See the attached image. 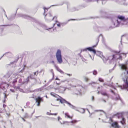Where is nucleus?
<instances>
[{"mask_svg":"<svg viewBox=\"0 0 128 128\" xmlns=\"http://www.w3.org/2000/svg\"><path fill=\"white\" fill-rule=\"evenodd\" d=\"M87 110L88 112L90 114V116H89L90 117L91 116L92 114H94V112H98V111L102 112L104 113H105V112H104V111H103L102 110H96L94 111V112H93L91 113H90V112L89 111V110H88V109H87Z\"/></svg>","mask_w":128,"mask_h":128,"instance_id":"412c9836","label":"nucleus"},{"mask_svg":"<svg viewBox=\"0 0 128 128\" xmlns=\"http://www.w3.org/2000/svg\"><path fill=\"white\" fill-rule=\"evenodd\" d=\"M17 16L18 17H22L28 19H29L30 18V17L28 16L22 14H18L17 15Z\"/></svg>","mask_w":128,"mask_h":128,"instance_id":"2eb2a0df","label":"nucleus"},{"mask_svg":"<svg viewBox=\"0 0 128 128\" xmlns=\"http://www.w3.org/2000/svg\"><path fill=\"white\" fill-rule=\"evenodd\" d=\"M123 4L124 6H126L128 5V4L126 3H123Z\"/></svg>","mask_w":128,"mask_h":128,"instance_id":"09e8293b","label":"nucleus"},{"mask_svg":"<svg viewBox=\"0 0 128 128\" xmlns=\"http://www.w3.org/2000/svg\"><path fill=\"white\" fill-rule=\"evenodd\" d=\"M49 15L50 16V17H51V18L49 19V20H51L52 19V20H53V19H54V18H56V17H54V18H52V15H51L50 14H49Z\"/></svg>","mask_w":128,"mask_h":128,"instance_id":"72a5a7b5","label":"nucleus"},{"mask_svg":"<svg viewBox=\"0 0 128 128\" xmlns=\"http://www.w3.org/2000/svg\"><path fill=\"white\" fill-rule=\"evenodd\" d=\"M66 102H68L65 99L62 98L61 101L60 103L62 104H63L64 103H65L66 104Z\"/></svg>","mask_w":128,"mask_h":128,"instance_id":"c85d7f7f","label":"nucleus"},{"mask_svg":"<svg viewBox=\"0 0 128 128\" xmlns=\"http://www.w3.org/2000/svg\"><path fill=\"white\" fill-rule=\"evenodd\" d=\"M15 16H13V17H12H12H11L9 19H8V20H12L13 19H14V18H15Z\"/></svg>","mask_w":128,"mask_h":128,"instance_id":"c03bdc74","label":"nucleus"},{"mask_svg":"<svg viewBox=\"0 0 128 128\" xmlns=\"http://www.w3.org/2000/svg\"><path fill=\"white\" fill-rule=\"evenodd\" d=\"M10 91H12V92H14V90H12L10 89Z\"/></svg>","mask_w":128,"mask_h":128,"instance_id":"774afa93","label":"nucleus"},{"mask_svg":"<svg viewBox=\"0 0 128 128\" xmlns=\"http://www.w3.org/2000/svg\"><path fill=\"white\" fill-rule=\"evenodd\" d=\"M56 24L55 23L54 24H53V26L51 28H47L46 26L44 24L41 23V22H38V27H40L44 29L47 30L50 32H53L56 31V29L55 28L54 29L53 28V27L54 26L55 24Z\"/></svg>","mask_w":128,"mask_h":128,"instance_id":"7ed1b4c3","label":"nucleus"},{"mask_svg":"<svg viewBox=\"0 0 128 128\" xmlns=\"http://www.w3.org/2000/svg\"><path fill=\"white\" fill-rule=\"evenodd\" d=\"M66 88L62 86L58 87V90L59 92L64 93L66 90Z\"/></svg>","mask_w":128,"mask_h":128,"instance_id":"dca6fc26","label":"nucleus"},{"mask_svg":"<svg viewBox=\"0 0 128 128\" xmlns=\"http://www.w3.org/2000/svg\"><path fill=\"white\" fill-rule=\"evenodd\" d=\"M110 56H109L108 58H105L104 57V56H103L101 58H102V60H103V61L104 62V63H106L107 61L108 60V59L109 60H111V62H112L113 60H109L108 58L110 57Z\"/></svg>","mask_w":128,"mask_h":128,"instance_id":"6ab92c4d","label":"nucleus"},{"mask_svg":"<svg viewBox=\"0 0 128 128\" xmlns=\"http://www.w3.org/2000/svg\"><path fill=\"white\" fill-rule=\"evenodd\" d=\"M57 114V113H54V114H52V113H50L49 114V115H56Z\"/></svg>","mask_w":128,"mask_h":128,"instance_id":"de8ad7c7","label":"nucleus"},{"mask_svg":"<svg viewBox=\"0 0 128 128\" xmlns=\"http://www.w3.org/2000/svg\"><path fill=\"white\" fill-rule=\"evenodd\" d=\"M65 118H70L71 119H72V116H70L68 113H66L65 114Z\"/></svg>","mask_w":128,"mask_h":128,"instance_id":"bb28decb","label":"nucleus"},{"mask_svg":"<svg viewBox=\"0 0 128 128\" xmlns=\"http://www.w3.org/2000/svg\"><path fill=\"white\" fill-rule=\"evenodd\" d=\"M84 80L86 82L88 81L89 80V79L86 76H84Z\"/></svg>","mask_w":128,"mask_h":128,"instance_id":"ea45409f","label":"nucleus"},{"mask_svg":"<svg viewBox=\"0 0 128 128\" xmlns=\"http://www.w3.org/2000/svg\"><path fill=\"white\" fill-rule=\"evenodd\" d=\"M56 57L58 62L61 64L62 62L61 51L60 50H58L56 54Z\"/></svg>","mask_w":128,"mask_h":128,"instance_id":"20e7f679","label":"nucleus"},{"mask_svg":"<svg viewBox=\"0 0 128 128\" xmlns=\"http://www.w3.org/2000/svg\"><path fill=\"white\" fill-rule=\"evenodd\" d=\"M98 80L101 82H104V80L101 78H98Z\"/></svg>","mask_w":128,"mask_h":128,"instance_id":"4c0bfd02","label":"nucleus"},{"mask_svg":"<svg viewBox=\"0 0 128 128\" xmlns=\"http://www.w3.org/2000/svg\"><path fill=\"white\" fill-rule=\"evenodd\" d=\"M56 84L57 85H60V84L61 82H59V83H58V82H56Z\"/></svg>","mask_w":128,"mask_h":128,"instance_id":"3c124183","label":"nucleus"},{"mask_svg":"<svg viewBox=\"0 0 128 128\" xmlns=\"http://www.w3.org/2000/svg\"><path fill=\"white\" fill-rule=\"evenodd\" d=\"M92 101H94V96H92Z\"/></svg>","mask_w":128,"mask_h":128,"instance_id":"603ef678","label":"nucleus"},{"mask_svg":"<svg viewBox=\"0 0 128 128\" xmlns=\"http://www.w3.org/2000/svg\"><path fill=\"white\" fill-rule=\"evenodd\" d=\"M62 119L61 118H60L59 116H58V120L59 121V120H61Z\"/></svg>","mask_w":128,"mask_h":128,"instance_id":"864d4df0","label":"nucleus"},{"mask_svg":"<svg viewBox=\"0 0 128 128\" xmlns=\"http://www.w3.org/2000/svg\"><path fill=\"white\" fill-rule=\"evenodd\" d=\"M56 80H60L58 78H56Z\"/></svg>","mask_w":128,"mask_h":128,"instance_id":"0e129e2a","label":"nucleus"},{"mask_svg":"<svg viewBox=\"0 0 128 128\" xmlns=\"http://www.w3.org/2000/svg\"><path fill=\"white\" fill-rule=\"evenodd\" d=\"M38 71H37L36 72H35L34 73V76H36L38 74Z\"/></svg>","mask_w":128,"mask_h":128,"instance_id":"37998d69","label":"nucleus"},{"mask_svg":"<svg viewBox=\"0 0 128 128\" xmlns=\"http://www.w3.org/2000/svg\"><path fill=\"white\" fill-rule=\"evenodd\" d=\"M100 12L101 15H104L105 14V12L102 10H100Z\"/></svg>","mask_w":128,"mask_h":128,"instance_id":"e433bc0d","label":"nucleus"},{"mask_svg":"<svg viewBox=\"0 0 128 128\" xmlns=\"http://www.w3.org/2000/svg\"><path fill=\"white\" fill-rule=\"evenodd\" d=\"M91 73V72H86V75H87L88 74H90V73Z\"/></svg>","mask_w":128,"mask_h":128,"instance_id":"49530a36","label":"nucleus"},{"mask_svg":"<svg viewBox=\"0 0 128 128\" xmlns=\"http://www.w3.org/2000/svg\"><path fill=\"white\" fill-rule=\"evenodd\" d=\"M66 104L68 105V106L70 108L72 109H75L76 108L75 106L72 105L70 103L68 102H66Z\"/></svg>","mask_w":128,"mask_h":128,"instance_id":"4be33fe9","label":"nucleus"},{"mask_svg":"<svg viewBox=\"0 0 128 128\" xmlns=\"http://www.w3.org/2000/svg\"><path fill=\"white\" fill-rule=\"evenodd\" d=\"M54 89L55 90H58V87L56 88H54Z\"/></svg>","mask_w":128,"mask_h":128,"instance_id":"e2e57ef3","label":"nucleus"},{"mask_svg":"<svg viewBox=\"0 0 128 128\" xmlns=\"http://www.w3.org/2000/svg\"><path fill=\"white\" fill-rule=\"evenodd\" d=\"M7 86V85L6 84H2L0 86V89L2 88L4 90H6V87Z\"/></svg>","mask_w":128,"mask_h":128,"instance_id":"aec40b11","label":"nucleus"},{"mask_svg":"<svg viewBox=\"0 0 128 128\" xmlns=\"http://www.w3.org/2000/svg\"><path fill=\"white\" fill-rule=\"evenodd\" d=\"M78 10L76 8L74 7L72 8L71 10L72 11H74Z\"/></svg>","mask_w":128,"mask_h":128,"instance_id":"58836bf2","label":"nucleus"},{"mask_svg":"<svg viewBox=\"0 0 128 128\" xmlns=\"http://www.w3.org/2000/svg\"><path fill=\"white\" fill-rule=\"evenodd\" d=\"M12 74V73L11 72H8L4 76L6 78H9L11 76Z\"/></svg>","mask_w":128,"mask_h":128,"instance_id":"5701e85b","label":"nucleus"},{"mask_svg":"<svg viewBox=\"0 0 128 128\" xmlns=\"http://www.w3.org/2000/svg\"><path fill=\"white\" fill-rule=\"evenodd\" d=\"M100 37H101V38H103V37H102V34L100 35V36H99L98 37V42H97V44H96V45H94V46H92V47H88V48H85L84 49L82 50H81V51L82 52V51H86L87 50H89L88 48H92L93 50H94V47H95L97 45V44H98V42L99 41V38H100Z\"/></svg>","mask_w":128,"mask_h":128,"instance_id":"9b49d317","label":"nucleus"},{"mask_svg":"<svg viewBox=\"0 0 128 128\" xmlns=\"http://www.w3.org/2000/svg\"><path fill=\"white\" fill-rule=\"evenodd\" d=\"M57 26L59 27H60V23H59L58 24H57Z\"/></svg>","mask_w":128,"mask_h":128,"instance_id":"8fccbe9b","label":"nucleus"},{"mask_svg":"<svg viewBox=\"0 0 128 128\" xmlns=\"http://www.w3.org/2000/svg\"><path fill=\"white\" fill-rule=\"evenodd\" d=\"M117 20H119L121 24V26H128V18H125L124 16L118 15Z\"/></svg>","mask_w":128,"mask_h":128,"instance_id":"f03ea898","label":"nucleus"},{"mask_svg":"<svg viewBox=\"0 0 128 128\" xmlns=\"http://www.w3.org/2000/svg\"><path fill=\"white\" fill-rule=\"evenodd\" d=\"M111 126L113 128H120V126L118 124V122L117 121L113 122L111 124Z\"/></svg>","mask_w":128,"mask_h":128,"instance_id":"f8f14e48","label":"nucleus"},{"mask_svg":"<svg viewBox=\"0 0 128 128\" xmlns=\"http://www.w3.org/2000/svg\"><path fill=\"white\" fill-rule=\"evenodd\" d=\"M51 62L53 64H54V61H52Z\"/></svg>","mask_w":128,"mask_h":128,"instance_id":"338daca9","label":"nucleus"},{"mask_svg":"<svg viewBox=\"0 0 128 128\" xmlns=\"http://www.w3.org/2000/svg\"><path fill=\"white\" fill-rule=\"evenodd\" d=\"M103 86L106 88H107L108 87L107 86H108L109 87L112 88H114L115 89H116V88L114 87L112 85V83H110L109 84H107L106 83H104L103 84Z\"/></svg>","mask_w":128,"mask_h":128,"instance_id":"4468645a","label":"nucleus"},{"mask_svg":"<svg viewBox=\"0 0 128 128\" xmlns=\"http://www.w3.org/2000/svg\"><path fill=\"white\" fill-rule=\"evenodd\" d=\"M66 81V80H62L60 82H61V83H62V82H65V81Z\"/></svg>","mask_w":128,"mask_h":128,"instance_id":"052dcab7","label":"nucleus"},{"mask_svg":"<svg viewBox=\"0 0 128 128\" xmlns=\"http://www.w3.org/2000/svg\"><path fill=\"white\" fill-rule=\"evenodd\" d=\"M78 87L79 88H77L78 90V91L77 90L75 91V92H73L72 94H76V95H81L82 94V93L81 92V90L83 88L81 86H79Z\"/></svg>","mask_w":128,"mask_h":128,"instance_id":"1a4fd4ad","label":"nucleus"},{"mask_svg":"<svg viewBox=\"0 0 128 128\" xmlns=\"http://www.w3.org/2000/svg\"><path fill=\"white\" fill-rule=\"evenodd\" d=\"M30 104V102H28L26 103V104L27 106H28L29 104Z\"/></svg>","mask_w":128,"mask_h":128,"instance_id":"6e6d98bb","label":"nucleus"},{"mask_svg":"<svg viewBox=\"0 0 128 128\" xmlns=\"http://www.w3.org/2000/svg\"><path fill=\"white\" fill-rule=\"evenodd\" d=\"M29 78H30L31 79H34V77L32 75V74L30 76V77L28 76V77L26 79V81H24L23 82V84L27 83L29 81Z\"/></svg>","mask_w":128,"mask_h":128,"instance_id":"a211bd4d","label":"nucleus"},{"mask_svg":"<svg viewBox=\"0 0 128 128\" xmlns=\"http://www.w3.org/2000/svg\"><path fill=\"white\" fill-rule=\"evenodd\" d=\"M89 51L90 52H92L94 54H95L98 56H100L101 58L103 56L102 53L99 51H96L95 50H93L91 48H88Z\"/></svg>","mask_w":128,"mask_h":128,"instance_id":"6e6552de","label":"nucleus"},{"mask_svg":"<svg viewBox=\"0 0 128 128\" xmlns=\"http://www.w3.org/2000/svg\"><path fill=\"white\" fill-rule=\"evenodd\" d=\"M123 54L125 56V57H126V54L123 53V54Z\"/></svg>","mask_w":128,"mask_h":128,"instance_id":"69168bd1","label":"nucleus"},{"mask_svg":"<svg viewBox=\"0 0 128 128\" xmlns=\"http://www.w3.org/2000/svg\"><path fill=\"white\" fill-rule=\"evenodd\" d=\"M124 36V35L122 36H121V41H120V42H121V44H122L121 42H122V38Z\"/></svg>","mask_w":128,"mask_h":128,"instance_id":"5fc2aeb1","label":"nucleus"},{"mask_svg":"<svg viewBox=\"0 0 128 128\" xmlns=\"http://www.w3.org/2000/svg\"><path fill=\"white\" fill-rule=\"evenodd\" d=\"M18 78H16L13 80L12 82V83L13 85H14L17 82V79Z\"/></svg>","mask_w":128,"mask_h":128,"instance_id":"7c9ffc66","label":"nucleus"},{"mask_svg":"<svg viewBox=\"0 0 128 128\" xmlns=\"http://www.w3.org/2000/svg\"><path fill=\"white\" fill-rule=\"evenodd\" d=\"M92 72L93 74L94 75H96L98 74V72L96 70H94Z\"/></svg>","mask_w":128,"mask_h":128,"instance_id":"2f4dec72","label":"nucleus"},{"mask_svg":"<svg viewBox=\"0 0 128 128\" xmlns=\"http://www.w3.org/2000/svg\"><path fill=\"white\" fill-rule=\"evenodd\" d=\"M26 81V80H24L22 82V78H20V79L19 80V81H18V82L19 83H22V84H23V82H24V81Z\"/></svg>","mask_w":128,"mask_h":128,"instance_id":"f704fd0d","label":"nucleus"},{"mask_svg":"<svg viewBox=\"0 0 128 128\" xmlns=\"http://www.w3.org/2000/svg\"><path fill=\"white\" fill-rule=\"evenodd\" d=\"M6 106L5 104H3V106L4 108H5Z\"/></svg>","mask_w":128,"mask_h":128,"instance_id":"4d7b16f0","label":"nucleus"},{"mask_svg":"<svg viewBox=\"0 0 128 128\" xmlns=\"http://www.w3.org/2000/svg\"><path fill=\"white\" fill-rule=\"evenodd\" d=\"M119 53V52L118 53V54H114L112 56H110L108 58L109 59L111 60H112L113 61L114 60L118 59L122 60V57L121 54L118 55Z\"/></svg>","mask_w":128,"mask_h":128,"instance_id":"423d86ee","label":"nucleus"},{"mask_svg":"<svg viewBox=\"0 0 128 128\" xmlns=\"http://www.w3.org/2000/svg\"><path fill=\"white\" fill-rule=\"evenodd\" d=\"M82 59L83 62H84L86 63H87V60L84 58L83 57H82Z\"/></svg>","mask_w":128,"mask_h":128,"instance_id":"c9c22d12","label":"nucleus"},{"mask_svg":"<svg viewBox=\"0 0 128 128\" xmlns=\"http://www.w3.org/2000/svg\"><path fill=\"white\" fill-rule=\"evenodd\" d=\"M56 68L57 70L60 73L62 74H64V72L61 70L58 67L56 66Z\"/></svg>","mask_w":128,"mask_h":128,"instance_id":"a878e982","label":"nucleus"},{"mask_svg":"<svg viewBox=\"0 0 128 128\" xmlns=\"http://www.w3.org/2000/svg\"><path fill=\"white\" fill-rule=\"evenodd\" d=\"M66 74L67 75H68V76H70L72 75V74H66Z\"/></svg>","mask_w":128,"mask_h":128,"instance_id":"13d9d810","label":"nucleus"},{"mask_svg":"<svg viewBox=\"0 0 128 128\" xmlns=\"http://www.w3.org/2000/svg\"><path fill=\"white\" fill-rule=\"evenodd\" d=\"M15 88L16 90H19L21 92H24L23 91V90L22 89L20 88L19 86H16L15 87Z\"/></svg>","mask_w":128,"mask_h":128,"instance_id":"b1692460","label":"nucleus"},{"mask_svg":"<svg viewBox=\"0 0 128 128\" xmlns=\"http://www.w3.org/2000/svg\"><path fill=\"white\" fill-rule=\"evenodd\" d=\"M112 26H110L109 27L110 29H112L115 27L121 26V24L119 22V20L116 19H114L112 22Z\"/></svg>","mask_w":128,"mask_h":128,"instance_id":"39448f33","label":"nucleus"},{"mask_svg":"<svg viewBox=\"0 0 128 128\" xmlns=\"http://www.w3.org/2000/svg\"><path fill=\"white\" fill-rule=\"evenodd\" d=\"M35 100L36 102L37 103V106H40V102H42L43 101L42 98H41L40 96H38L37 98H36Z\"/></svg>","mask_w":128,"mask_h":128,"instance_id":"ddd939ff","label":"nucleus"},{"mask_svg":"<svg viewBox=\"0 0 128 128\" xmlns=\"http://www.w3.org/2000/svg\"><path fill=\"white\" fill-rule=\"evenodd\" d=\"M120 66L122 70H125V72L122 74L121 77L125 82V85H119L118 83H116V84L118 87L120 88L121 89H128V69L125 64H121Z\"/></svg>","mask_w":128,"mask_h":128,"instance_id":"f257e3e1","label":"nucleus"},{"mask_svg":"<svg viewBox=\"0 0 128 128\" xmlns=\"http://www.w3.org/2000/svg\"><path fill=\"white\" fill-rule=\"evenodd\" d=\"M101 94L103 96H106L108 98L109 97L108 95L106 92H100Z\"/></svg>","mask_w":128,"mask_h":128,"instance_id":"cd10ccee","label":"nucleus"},{"mask_svg":"<svg viewBox=\"0 0 128 128\" xmlns=\"http://www.w3.org/2000/svg\"><path fill=\"white\" fill-rule=\"evenodd\" d=\"M50 94L52 96L54 97H56V95H57L56 94L54 93L53 92H51L50 93Z\"/></svg>","mask_w":128,"mask_h":128,"instance_id":"473e14b6","label":"nucleus"},{"mask_svg":"<svg viewBox=\"0 0 128 128\" xmlns=\"http://www.w3.org/2000/svg\"><path fill=\"white\" fill-rule=\"evenodd\" d=\"M78 122V121L75 120H73L71 121V122H64V124L66 122H68L69 123H71L70 125H74V124L77 122Z\"/></svg>","mask_w":128,"mask_h":128,"instance_id":"f3484780","label":"nucleus"},{"mask_svg":"<svg viewBox=\"0 0 128 128\" xmlns=\"http://www.w3.org/2000/svg\"><path fill=\"white\" fill-rule=\"evenodd\" d=\"M56 98H57V99L56 100L57 101H59L60 102L62 98L58 95H56Z\"/></svg>","mask_w":128,"mask_h":128,"instance_id":"393cba45","label":"nucleus"},{"mask_svg":"<svg viewBox=\"0 0 128 128\" xmlns=\"http://www.w3.org/2000/svg\"><path fill=\"white\" fill-rule=\"evenodd\" d=\"M50 8H45L44 7L43 8V9L44 10V13L45 14L46 12V11H48V9Z\"/></svg>","mask_w":128,"mask_h":128,"instance_id":"a19ab883","label":"nucleus"},{"mask_svg":"<svg viewBox=\"0 0 128 128\" xmlns=\"http://www.w3.org/2000/svg\"><path fill=\"white\" fill-rule=\"evenodd\" d=\"M117 116L118 118L120 120L119 122L122 125L124 124H125V118L122 116V115L121 114L119 115L118 114L117 115Z\"/></svg>","mask_w":128,"mask_h":128,"instance_id":"9d476101","label":"nucleus"},{"mask_svg":"<svg viewBox=\"0 0 128 128\" xmlns=\"http://www.w3.org/2000/svg\"><path fill=\"white\" fill-rule=\"evenodd\" d=\"M4 54L0 58V60L1 59V58L4 56V55L5 54Z\"/></svg>","mask_w":128,"mask_h":128,"instance_id":"bf43d9fd","label":"nucleus"},{"mask_svg":"<svg viewBox=\"0 0 128 128\" xmlns=\"http://www.w3.org/2000/svg\"><path fill=\"white\" fill-rule=\"evenodd\" d=\"M4 100L3 101V102L5 103V101L6 100V98H7L6 96L5 93H4Z\"/></svg>","mask_w":128,"mask_h":128,"instance_id":"79ce46f5","label":"nucleus"},{"mask_svg":"<svg viewBox=\"0 0 128 128\" xmlns=\"http://www.w3.org/2000/svg\"><path fill=\"white\" fill-rule=\"evenodd\" d=\"M110 90L111 92L114 94V96L112 97V99L116 101L120 100L122 102V100L119 94L115 93L112 90L110 89Z\"/></svg>","mask_w":128,"mask_h":128,"instance_id":"0eeeda50","label":"nucleus"},{"mask_svg":"<svg viewBox=\"0 0 128 128\" xmlns=\"http://www.w3.org/2000/svg\"><path fill=\"white\" fill-rule=\"evenodd\" d=\"M24 70V67L19 72H18V73H19L20 72L22 73L23 72Z\"/></svg>","mask_w":128,"mask_h":128,"instance_id":"a18cd8bd","label":"nucleus"},{"mask_svg":"<svg viewBox=\"0 0 128 128\" xmlns=\"http://www.w3.org/2000/svg\"><path fill=\"white\" fill-rule=\"evenodd\" d=\"M21 118L24 121H25V119H24V118H22V117H21Z\"/></svg>","mask_w":128,"mask_h":128,"instance_id":"680f3d73","label":"nucleus"},{"mask_svg":"<svg viewBox=\"0 0 128 128\" xmlns=\"http://www.w3.org/2000/svg\"><path fill=\"white\" fill-rule=\"evenodd\" d=\"M77 110L80 112L82 114L84 113L85 112V110L83 108H81L80 110Z\"/></svg>","mask_w":128,"mask_h":128,"instance_id":"c756f323","label":"nucleus"}]
</instances>
